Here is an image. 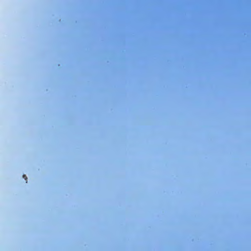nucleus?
I'll return each mask as SVG.
<instances>
[{
    "mask_svg": "<svg viewBox=\"0 0 251 251\" xmlns=\"http://www.w3.org/2000/svg\"><path fill=\"white\" fill-rule=\"evenodd\" d=\"M23 178H25V180L26 183H27V176H26V175H24L23 176Z\"/></svg>",
    "mask_w": 251,
    "mask_h": 251,
    "instance_id": "f257e3e1",
    "label": "nucleus"
}]
</instances>
